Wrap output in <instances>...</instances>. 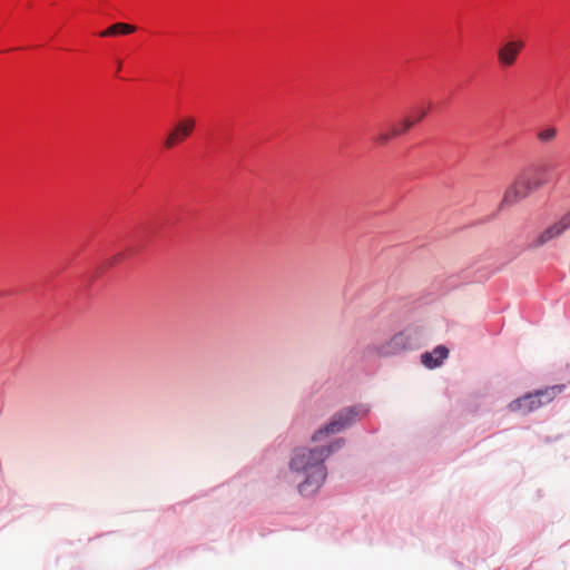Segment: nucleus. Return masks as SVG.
Returning a JSON list of instances; mask_svg holds the SVG:
<instances>
[{
  "label": "nucleus",
  "mask_w": 570,
  "mask_h": 570,
  "mask_svg": "<svg viewBox=\"0 0 570 570\" xmlns=\"http://www.w3.org/2000/svg\"><path fill=\"white\" fill-rule=\"evenodd\" d=\"M342 444L343 440L340 439L327 448H299L294 451L289 461V470L297 479L303 478L297 485L302 495L309 497L320 490L327 474L324 461Z\"/></svg>",
  "instance_id": "f257e3e1"
},
{
  "label": "nucleus",
  "mask_w": 570,
  "mask_h": 570,
  "mask_svg": "<svg viewBox=\"0 0 570 570\" xmlns=\"http://www.w3.org/2000/svg\"><path fill=\"white\" fill-rule=\"evenodd\" d=\"M558 135V130L554 127H548L542 130H540L537 135L538 139L541 142H550L556 139Z\"/></svg>",
  "instance_id": "f8f14e48"
},
{
  "label": "nucleus",
  "mask_w": 570,
  "mask_h": 570,
  "mask_svg": "<svg viewBox=\"0 0 570 570\" xmlns=\"http://www.w3.org/2000/svg\"><path fill=\"white\" fill-rule=\"evenodd\" d=\"M570 228V210L566 213L558 222L547 227L532 243L534 247L558 238Z\"/></svg>",
  "instance_id": "6e6552de"
},
{
  "label": "nucleus",
  "mask_w": 570,
  "mask_h": 570,
  "mask_svg": "<svg viewBox=\"0 0 570 570\" xmlns=\"http://www.w3.org/2000/svg\"><path fill=\"white\" fill-rule=\"evenodd\" d=\"M524 46L525 43L521 39H512L502 43L497 50L499 65L502 68L514 66Z\"/></svg>",
  "instance_id": "423d86ee"
},
{
  "label": "nucleus",
  "mask_w": 570,
  "mask_h": 570,
  "mask_svg": "<svg viewBox=\"0 0 570 570\" xmlns=\"http://www.w3.org/2000/svg\"><path fill=\"white\" fill-rule=\"evenodd\" d=\"M195 128V119L193 117H185L179 120L175 127L167 135L164 146L167 149L175 147L177 144L184 141Z\"/></svg>",
  "instance_id": "0eeeda50"
},
{
  "label": "nucleus",
  "mask_w": 570,
  "mask_h": 570,
  "mask_svg": "<svg viewBox=\"0 0 570 570\" xmlns=\"http://www.w3.org/2000/svg\"><path fill=\"white\" fill-rule=\"evenodd\" d=\"M136 30L135 26L118 22L109 28H107L105 31L100 33L101 37H109V36H116V35H128Z\"/></svg>",
  "instance_id": "9b49d317"
},
{
  "label": "nucleus",
  "mask_w": 570,
  "mask_h": 570,
  "mask_svg": "<svg viewBox=\"0 0 570 570\" xmlns=\"http://www.w3.org/2000/svg\"><path fill=\"white\" fill-rule=\"evenodd\" d=\"M562 386H551L544 390L535 391L534 393H528L522 397L512 401L508 409L510 412H521L528 414L532 411L538 410L543 404L550 403L560 392Z\"/></svg>",
  "instance_id": "20e7f679"
},
{
  "label": "nucleus",
  "mask_w": 570,
  "mask_h": 570,
  "mask_svg": "<svg viewBox=\"0 0 570 570\" xmlns=\"http://www.w3.org/2000/svg\"><path fill=\"white\" fill-rule=\"evenodd\" d=\"M543 184L544 181L541 178L540 167L530 166L522 169L511 185L505 189L501 206H511L525 199Z\"/></svg>",
  "instance_id": "f03ea898"
},
{
  "label": "nucleus",
  "mask_w": 570,
  "mask_h": 570,
  "mask_svg": "<svg viewBox=\"0 0 570 570\" xmlns=\"http://www.w3.org/2000/svg\"><path fill=\"white\" fill-rule=\"evenodd\" d=\"M425 115H426V111H425L424 109L419 110V111H417V116H416V118L414 119V120H415V122H416V121L422 120V119L425 117Z\"/></svg>",
  "instance_id": "ddd939ff"
},
{
  "label": "nucleus",
  "mask_w": 570,
  "mask_h": 570,
  "mask_svg": "<svg viewBox=\"0 0 570 570\" xmlns=\"http://www.w3.org/2000/svg\"><path fill=\"white\" fill-rule=\"evenodd\" d=\"M450 351L444 345H438L431 352L421 354V363L429 370L440 367L449 357Z\"/></svg>",
  "instance_id": "1a4fd4ad"
},
{
  "label": "nucleus",
  "mask_w": 570,
  "mask_h": 570,
  "mask_svg": "<svg viewBox=\"0 0 570 570\" xmlns=\"http://www.w3.org/2000/svg\"><path fill=\"white\" fill-rule=\"evenodd\" d=\"M419 333L414 328H405L395 333L387 341L375 346V353L381 357H391L406 351L417 348Z\"/></svg>",
  "instance_id": "7ed1b4c3"
},
{
  "label": "nucleus",
  "mask_w": 570,
  "mask_h": 570,
  "mask_svg": "<svg viewBox=\"0 0 570 570\" xmlns=\"http://www.w3.org/2000/svg\"><path fill=\"white\" fill-rule=\"evenodd\" d=\"M414 124L415 120H413L410 117H406L400 122V127L391 126V128L387 131L380 132L376 137V142L381 146H385L390 142L392 138L409 131Z\"/></svg>",
  "instance_id": "9d476101"
},
{
  "label": "nucleus",
  "mask_w": 570,
  "mask_h": 570,
  "mask_svg": "<svg viewBox=\"0 0 570 570\" xmlns=\"http://www.w3.org/2000/svg\"><path fill=\"white\" fill-rule=\"evenodd\" d=\"M365 413L366 410L362 406H353L340 411L324 429L318 430L313 435V440L318 441L323 434L330 435L341 432L344 428L351 425L358 415H364Z\"/></svg>",
  "instance_id": "39448f33"
}]
</instances>
